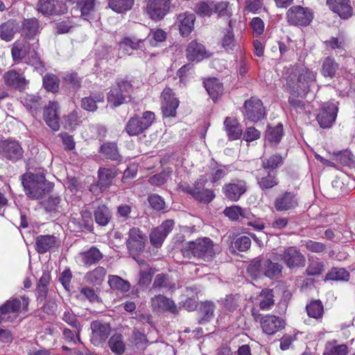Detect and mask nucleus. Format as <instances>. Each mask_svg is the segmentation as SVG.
Segmentation results:
<instances>
[{"label": "nucleus", "mask_w": 355, "mask_h": 355, "mask_svg": "<svg viewBox=\"0 0 355 355\" xmlns=\"http://www.w3.org/2000/svg\"><path fill=\"white\" fill-rule=\"evenodd\" d=\"M286 88L293 96L307 92L310 85L315 80V73L304 67L291 69L286 78Z\"/></svg>", "instance_id": "obj_1"}, {"label": "nucleus", "mask_w": 355, "mask_h": 355, "mask_svg": "<svg viewBox=\"0 0 355 355\" xmlns=\"http://www.w3.org/2000/svg\"><path fill=\"white\" fill-rule=\"evenodd\" d=\"M26 195L33 200H41L50 193L53 184L42 174L26 173L21 176Z\"/></svg>", "instance_id": "obj_2"}, {"label": "nucleus", "mask_w": 355, "mask_h": 355, "mask_svg": "<svg viewBox=\"0 0 355 355\" xmlns=\"http://www.w3.org/2000/svg\"><path fill=\"white\" fill-rule=\"evenodd\" d=\"M181 252L182 255L188 259L193 257L204 261L213 259L216 254L213 241L207 237L199 238L185 243Z\"/></svg>", "instance_id": "obj_3"}, {"label": "nucleus", "mask_w": 355, "mask_h": 355, "mask_svg": "<svg viewBox=\"0 0 355 355\" xmlns=\"http://www.w3.org/2000/svg\"><path fill=\"white\" fill-rule=\"evenodd\" d=\"M11 54L15 62H19L24 60L26 63L35 68L42 66V62L35 50L31 49V44L26 40L16 41L12 44Z\"/></svg>", "instance_id": "obj_4"}, {"label": "nucleus", "mask_w": 355, "mask_h": 355, "mask_svg": "<svg viewBox=\"0 0 355 355\" xmlns=\"http://www.w3.org/2000/svg\"><path fill=\"white\" fill-rule=\"evenodd\" d=\"M270 259H254L248 267V272L253 277L263 275L269 278L278 277L282 273V266L278 263L272 262Z\"/></svg>", "instance_id": "obj_5"}, {"label": "nucleus", "mask_w": 355, "mask_h": 355, "mask_svg": "<svg viewBox=\"0 0 355 355\" xmlns=\"http://www.w3.org/2000/svg\"><path fill=\"white\" fill-rule=\"evenodd\" d=\"M206 182L205 179H200L196 182L193 186H190L186 183L180 184L179 189L189 193L200 202L209 203L214 198L215 194L212 190L205 189Z\"/></svg>", "instance_id": "obj_6"}, {"label": "nucleus", "mask_w": 355, "mask_h": 355, "mask_svg": "<svg viewBox=\"0 0 355 355\" xmlns=\"http://www.w3.org/2000/svg\"><path fill=\"white\" fill-rule=\"evenodd\" d=\"M155 120V114L150 111L143 113L142 116H135L126 124L125 130L130 136H137L148 128Z\"/></svg>", "instance_id": "obj_7"}, {"label": "nucleus", "mask_w": 355, "mask_h": 355, "mask_svg": "<svg viewBox=\"0 0 355 355\" xmlns=\"http://www.w3.org/2000/svg\"><path fill=\"white\" fill-rule=\"evenodd\" d=\"M287 21L289 24L297 26H306L313 19V11L301 6L290 8L286 13Z\"/></svg>", "instance_id": "obj_8"}, {"label": "nucleus", "mask_w": 355, "mask_h": 355, "mask_svg": "<svg viewBox=\"0 0 355 355\" xmlns=\"http://www.w3.org/2000/svg\"><path fill=\"white\" fill-rule=\"evenodd\" d=\"M272 258L277 261L281 259L289 268L303 267L305 265V257L295 247H288L280 254L272 253Z\"/></svg>", "instance_id": "obj_9"}, {"label": "nucleus", "mask_w": 355, "mask_h": 355, "mask_svg": "<svg viewBox=\"0 0 355 355\" xmlns=\"http://www.w3.org/2000/svg\"><path fill=\"white\" fill-rule=\"evenodd\" d=\"M132 85L128 81L122 80L113 86L107 95V101L114 107L119 106L127 101Z\"/></svg>", "instance_id": "obj_10"}, {"label": "nucleus", "mask_w": 355, "mask_h": 355, "mask_svg": "<svg viewBox=\"0 0 355 355\" xmlns=\"http://www.w3.org/2000/svg\"><path fill=\"white\" fill-rule=\"evenodd\" d=\"M170 5V0H148L146 12L151 19L159 21L167 14Z\"/></svg>", "instance_id": "obj_11"}, {"label": "nucleus", "mask_w": 355, "mask_h": 355, "mask_svg": "<svg viewBox=\"0 0 355 355\" xmlns=\"http://www.w3.org/2000/svg\"><path fill=\"white\" fill-rule=\"evenodd\" d=\"M91 343L95 346L103 345L110 335L111 327L108 323L99 320L91 323Z\"/></svg>", "instance_id": "obj_12"}, {"label": "nucleus", "mask_w": 355, "mask_h": 355, "mask_svg": "<svg viewBox=\"0 0 355 355\" xmlns=\"http://www.w3.org/2000/svg\"><path fill=\"white\" fill-rule=\"evenodd\" d=\"M28 304V298L21 297V298H12L6 301L1 307L2 310L6 312V315H10V322H12L22 310L27 311Z\"/></svg>", "instance_id": "obj_13"}, {"label": "nucleus", "mask_w": 355, "mask_h": 355, "mask_svg": "<svg viewBox=\"0 0 355 355\" xmlns=\"http://www.w3.org/2000/svg\"><path fill=\"white\" fill-rule=\"evenodd\" d=\"M338 106L334 103H327L324 104L317 115V121L322 128H330L335 121Z\"/></svg>", "instance_id": "obj_14"}, {"label": "nucleus", "mask_w": 355, "mask_h": 355, "mask_svg": "<svg viewBox=\"0 0 355 355\" xmlns=\"http://www.w3.org/2000/svg\"><path fill=\"white\" fill-rule=\"evenodd\" d=\"M245 117L246 119L257 122L264 116V107L262 102L257 98L252 97L244 103Z\"/></svg>", "instance_id": "obj_15"}, {"label": "nucleus", "mask_w": 355, "mask_h": 355, "mask_svg": "<svg viewBox=\"0 0 355 355\" xmlns=\"http://www.w3.org/2000/svg\"><path fill=\"white\" fill-rule=\"evenodd\" d=\"M179 106V101L175 97L170 88H166L162 93V111L164 117L175 116Z\"/></svg>", "instance_id": "obj_16"}, {"label": "nucleus", "mask_w": 355, "mask_h": 355, "mask_svg": "<svg viewBox=\"0 0 355 355\" xmlns=\"http://www.w3.org/2000/svg\"><path fill=\"white\" fill-rule=\"evenodd\" d=\"M146 239L145 234L139 228H131L126 241L127 248L130 253L135 254L142 251L144 248Z\"/></svg>", "instance_id": "obj_17"}, {"label": "nucleus", "mask_w": 355, "mask_h": 355, "mask_svg": "<svg viewBox=\"0 0 355 355\" xmlns=\"http://www.w3.org/2000/svg\"><path fill=\"white\" fill-rule=\"evenodd\" d=\"M37 8L44 15H60L67 10L66 5L58 0H39Z\"/></svg>", "instance_id": "obj_18"}, {"label": "nucleus", "mask_w": 355, "mask_h": 355, "mask_svg": "<svg viewBox=\"0 0 355 355\" xmlns=\"http://www.w3.org/2000/svg\"><path fill=\"white\" fill-rule=\"evenodd\" d=\"M174 223L171 220H167L159 227L153 229L150 234V241L153 245L156 248L160 247L165 238L173 230Z\"/></svg>", "instance_id": "obj_19"}, {"label": "nucleus", "mask_w": 355, "mask_h": 355, "mask_svg": "<svg viewBox=\"0 0 355 355\" xmlns=\"http://www.w3.org/2000/svg\"><path fill=\"white\" fill-rule=\"evenodd\" d=\"M246 190V182L243 180H234L223 187L225 196L232 201L239 200Z\"/></svg>", "instance_id": "obj_20"}, {"label": "nucleus", "mask_w": 355, "mask_h": 355, "mask_svg": "<svg viewBox=\"0 0 355 355\" xmlns=\"http://www.w3.org/2000/svg\"><path fill=\"white\" fill-rule=\"evenodd\" d=\"M260 324L264 333L273 335L285 327L284 320L274 315H266L261 318Z\"/></svg>", "instance_id": "obj_21"}, {"label": "nucleus", "mask_w": 355, "mask_h": 355, "mask_svg": "<svg viewBox=\"0 0 355 355\" xmlns=\"http://www.w3.org/2000/svg\"><path fill=\"white\" fill-rule=\"evenodd\" d=\"M0 155L8 159L17 161L22 157L23 150L16 141H4L0 144Z\"/></svg>", "instance_id": "obj_22"}, {"label": "nucleus", "mask_w": 355, "mask_h": 355, "mask_svg": "<svg viewBox=\"0 0 355 355\" xmlns=\"http://www.w3.org/2000/svg\"><path fill=\"white\" fill-rule=\"evenodd\" d=\"M274 206L278 211L293 209L298 206V198L293 192L286 191L275 199Z\"/></svg>", "instance_id": "obj_23"}, {"label": "nucleus", "mask_w": 355, "mask_h": 355, "mask_svg": "<svg viewBox=\"0 0 355 355\" xmlns=\"http://www.w3.org/2000/svg\"><path fill=\"white\" fill-rule=\"evenodd\" d=\"M3 79L6 86L19 90H24L28 83L22 73L14 69L8 70L3 75Z\"/></svg>", "instance_id": "obj_24"}, {"label": "nucleus", "mask_w": 355, "mask_h": 355, "mask_svg": "<svg viewBox=\"0 0 355 355\" xmlns=\"http://www.w3.org/2000/svg\"><path fill=\"white\" fill-rule=\"evenodd\" d=\"M327 4L343 19H348L352 15L353 9L349 0H327Z\"/></svg>", "instance_id": "obj_25"}, {"label": "nucleus", "mask_w": 355, "mask_h": 355, "mask_svg": "<svg viewBox=\"0 0 355 355\" xmlns=\"http://www.w3.org/2000/svg\"><path fill=\"white\" fill-rule=\"evenodd\" d=\"M187 58L190 61L199 62L209 56L203 44L192 40L186 50Z\"/></svg>", "instance_id": "obj_26"}, {"label": "nucleus", "mask_w": 355, "mask_h": 355, "mask_svg": "<svg viewBox=\"0 0 355 355\" xmlns=\"http://www.w3.org/2000/svg\"><path fill=\"white\" fill-rule=\"evenodd\" d=\"M196 17L193 13L188 12L180 14L176 20L180 34L184 36H188L194 28V21Z\"/></svg>", "instance_id": "obj_27"}, {"label": "nucleus", "mask_w": 355, "mask_h": 355, "mask_svg": "<svg viewBox=\"0 0 355 355\" xmlns=\"http://www.w3.org/2000/svg\"><path fill=\"white\" fill-rule=\"evenodd\" d=\"M58 104L56 102H49L44 111V119L46 124L53 130L60 128L58 114Z\"/></svg>", "instance_id": "obj_28"}, {"label": "nucleus", "mask_w": 355, "mask_h": 355, "mask_svg": "<svg viewBox=\"0 0 355 355\" xmlns=\"http://www.w3.org/2000/svg\"><path fill=\"white\" fill-rule=\"evenodd\" d=\"M58 245V240L53 235H40L35 239V249L40 254L45 253Z\"/></svg>", "instance_id": "obj_29"}, {"label": "nucleus", "mask_w": 355, "mask_h": 355, "mask_svg": "<svg viewBox=\"0 0 355 355\" xmlns=\"http://www.w3.org/2000/svg\"><path fill=\"white\" fill-rule=\"evenodd\" d=\"M224 127L230 139L236 140L241 138L243 134V130L236 119L227 117L224 121Z\"/></svg>", "instance_id": "obj_30"}, {"label": "nucleus", "mask_w": 355, "mask_h": 355, "mask_svg": "<svg viewBox=\"0 0 355 355\" xmlns=\"http://www.w3.org/2000/svg\"><path fill=\"white\" fill-rule=\"evenodd\" d=\"M118 173L115 169L100 168L98 171V185L101 189H107L113 182Z\"/></svg>", "instance_id": "obj_31"}, {"label": "nucleus", "mask_w": 355, "mask_h": 355, "mask_svg": "<svg viewBox=\"0 0 355 355\" xmlns=\"http://www.w3.org/2000/svg\"><path fill=\"white\" fill-rule=\"evenodd\" d=\"M152 306L157 311H169L171 313L176 312V306L170 299L158 295L151 299Z\"/></svg>", "instance_id": "obj_32"}, {"label": "nucleus", "mask_w": 355, "mask_h": 355, "mask_svg": "<svg viewBox=\"0 0 355 355\" xmlns=\"http://www.w3.org/2000/svg\"><path fill=\"white\" fill-rule=\"evenodd\" d=\"M40 25L36 18L25 19L21 24L22 35L29 39H33L40 33Z\"/></svg>", "instance_id": "obj_33"}, {"label": "nucleus", "mask_w": 355, "mask_h": 355, "mask_svg": "<svg viewBox=\"0 0 355 355\" xmlns=\"http://www.w3.org/2000/svg\"><path fill=\"white\" fill-rule=\"evenodd\" d=\"M17 24L14 19H9L0 24V38L6 42H10L14 38L17 31Z\"/></svg>", "instance_id": "obj_34"}, {"label": "nucleus", "mask_w": 355, "mask_h": 355, "mask_svg": "<svg viewBox=\"0 0 355 355\" xmlns=\"http://www.w3.org/2000/svg\"><path fill=\"white\" fill-rule=\"evenodd\" d=\"M205 87L213 101H216L223 94V87L215 78H208L204 81Z\"/></svg>", "instance_id": "obj_35"}, {"label": "nucleus", "mask_w": 355, "mask_h": 355, "mask_svg": "<svg viewBox=\"0 0 355 355\" xmlns=\"http://www.w3.org/2000/svg\"><path fill=\"white\" fill-rule=\"evenodd\" d=\"M79 258L84 264L91 266L99 261L103 258V254L98 248L92 247L89 250L80 253Z\"/></svg>", "instance_id": "obj_36"}, {"label": "nucleus", "mask_w": 355, "mask_h": 355, "mask_svg": "<svg viewBox=\"0 0 355 355\" xmlns=\"http://www.w3.org/2000/svg\"><path fill=\"white\" fill-rule=\"evenodd\" d=\"M258 184L261 189H269L277 186L279 180L277 178V173L275 171H269L266 175H262L261 177H257Z\"/></svg>", "instance_id": "obj_37"}, {"label": "nucleus", "mask_w": 355, "mask_h": 355, "mask_svg": "<svg viewBox=\"0 0 355 355\" xmlns=\"http://www.w3.org/2000/svg\"><path fill=\"white\" fill-rule=\"evenodd\" d=\"M71 3H76L82 17L88 20L90 14L94 10L95 0H67Z\"/></svg>", "instance_id": "obj_38"}, {"label": "nucleus", "mask_w": 355, "mask_h": 355, "mask_svg": "<svg viewBox=\"0 0 355 355\" xmlns=\"http://www.w3.org/2000/svg\"><path fill=\"white\" fill-rule=\"evenodd\" d=\"M96 223L101 226H105L111 219V213L108 207L104 205L96 207L94 213Z\"/></svg>", "instance_id": "obj_39"}, {"label": "nucleus", "mask_w": 355, "mask_h": 355, "mask_svg": "<svg viewBox=\"0 0 355 355\" xmlns=\"http://www.w3.org/2000/svg\"><path fill=\"white\" fill-rule=\"evenodd\" d=\"M106 270L101 266L96 268L94 270L87 272L85 279L87 282L94 285H101L106 275Z\"/></svg>", "instance_id": "obj_40"}, {"label": "nucleus", "mask_w": 355, "mask_h": 355, "mask_svg": "<svg viewBox=\"0 0 355 355\" xmlns=\"http://www.w3.org/2000/svg\"><path fill=\"white\" fill-rule=\"evenodd\" d=\"M283 135V126L278 124L275 127H268L266 133V141L272 145L277 144Z\"/></svg>", "instance_id": "obj_41"}, {"label": "nucleus", "mask_w": 355, "mask_h": 355, "mask_svg": "<svg viewBox=\"0 0 355 355\" xmlns=\"http://www.w3.org/2000/svg\"><path fill=\"white\" fill-rule=\"evenodd\" d=\"M104 95L103 93L92 94L89 97H85L82 100V107L89 112H94L97 109L96 103L103 102Z\"/></svg>", "instance_id": "obj_42"}, {"label": "nucleus", "mask_w": 355, "mask_h": 355, "mask_svg": "<svg viewBox=\"0 0 355 355\" xmlns=\"http://www.w3.org/2000/svg\"><path fill=\"white\" fill-rule=\"evenodd\" d=\"M101 152L107 158L114 161L120 160L121 156L115 143L107 142L101 146Z\"/></svg>", "instance_id": "obj_43"}, {"label": "nucleus", "mask_w": 355, "mask_h": 355, "mask_svg": "<svg viewBox=\"0 0 355 355\" xmlns=\"http://www.w3.org/2000/svg\"><path fill=\"white\" fill-rule=\"evenodd\" d=\"M109 346L112 352L121 355L125 352V345L121 334L113 335L108 341Z\"/></svg>", "instance_id": "obj_44"}, {"label": "nucleus", "mask_w": 355, "mask_h": 355, "mask_svg": "<svg viewBox=\"0 0 355 355\" xmlns=\"http://www.w3.org/2000/svg\"><path fill=\"white\" fill-rule=\"evenodd\" d=\"M135 0H110L109 7L116 12L121 13L130 10Z\"/></svg>", "instance_id": "obj_45"}, {"label": "nucleus", "mask_w": 355, "mask_h": 355, "mask_svg": "<svg viewBox=\"0 0 355 355\" xmlns=\"http://www.w3.org/2000/svg\"><path fill=\"white\" fill-rule=\"evenodd\" d=\"M108 284L112 289L126 292L130 289V285L128 282L123 279L117 275H110Z\"/></svg>", "instance_id": "obj_46"}, {"label": "nucleus", "mask_w": 355, "mask_h": 355, "mask_svg": "<svg viewBox=\"0 0 355 355\" xmlns=\"http://www.w3.org/2000/svg\"><path fill=\"white\" fill-rule=\"evenodd\" d=\"M326 47L329 49L335 50L336 53H343L345 50L346 42L343 36L331 37L329 40L324 42Z\"/></svg>", "instance_id": "obj_47"}, {"label": "nucleus", "mask_w": 355, "mask_h": 355, "mask_svg": "<svg viewBox=\"0 0 355 355\" xmlns=\"http://www.w3.org/2000/svg\"><path fill=\"white\" fill-rule=\"evenodd\" d=\"M338 68V64L330 57L326 58L322 66V73L325 77L333 78Z\"/></svg>", "instance_id": "obj_48"}, {"label": "nucleus", "mask_w": 355, "mask_h": 355, "mask_svg": "<svg viewBox=\"0 0 355 355\" xmlns=\"http://www.w3.org/2000/svg\"><path fill=\"white\" fill-rule=\"evenodd\" d=\"M306 311L309 317L320 318L323 313V306L320 300H313L306 305Z\"/></svg>", "instance_id": "obj_49"}, {"label": "nucleus", "mask_w": 355, "mask_h": 355, "mask_svg": "<svg viewBox=\"0 0 355 355\" xmlns=\"http://www.w3.org/2000/svg\"><path fill=\"white\" fill-rule=\"evenodd\" d=\"M148 39L150 45L155 46L159 42L166 40V33L160 28L151 29L148 35Z\"/></svg>", "instance_id": "obj_50"}, {"label": "nucleus", "mask_w": 355, "mask_h": 355, "mask_svg": "<svg viewBox=\"0 0 355 355\" xmlns=\"http://www.w3.org/2000/svg\"><path fill=\"white\" fill-rule=\"evenodd\" d=\"M283 162L282 157L279 154H275L269 157L262 159V166L264 169L273 170L280 166Z\"/></svg>", "instance_id": "obj_51"}, {"label": "nucleus", "mask_w": 355, "mask_h": 355, "mask_svg": "<svg viewBox=\"0 0 355 355\" xmlns=\"http://www.w3.org/2000/svg\"><path fill=\"white\" fill-rule=\"evenodd\" d=\"M347 346L345 345H336L329 343L326 345L323 355H346Z\"/></svg>", "instance_id": "obj_52"}, {"label": "nucleus", "mask_w": 355, "mask_h": 355, "mask_svg": "<svg viewBox=\"0 0 355 355\" xmlns=\"http://www.w3.org/2000/svg\"><path fill=\"white\" fill-rule=\"evenodd\" d=\"M348 277L349 272L343 268H334L326 275V279L334 281H347Z\"/></svg>", "instance_id": "obj_53"}, {"label": "nucleus", "mask_w": 355, "mask_h": 355, "mask_svg": "<svg viewBox=\"0 0 355 355\" xmlns=\"http://www.w3.org/2000/svg\"><path fill=\"white\" fill-rule=\"evenodd\" d=\"M261 295L263 297L259 303L261 309L264 311L269 310L274 304L272 291L268 288L264 289L262 291Z\"/></svg>", "instance_id": "obj_54"}, {"label": "nucleus", "mask_w": 355, "mask_h": 355, "mask_svg": "<svg viewBox=\"0 0 355 355\" xmlns=\"http://www.w3.org/2000/svg\"><path fill=\"white\" fill-rule=\"evenodd\" d=\"M196 12L202 17L211 16L214 13V1H200L196 4Z\"/></svg>", "instance_id": "obj_55"}, {"label": "nucleus", "mask_w": 355, "mask_h": 355, "mask_svg": "<svg viewBox=\"0 0 355 355\" xmlns=\"http://www.w3.org/2000/svg\"><path fill=\"white\" fill-rule=\"evenodd\" d=\"M215 310L214 305L212 302H205L200 307V313L202 315L200 320V323L209 321L214 316V312Z\"/></svg>", "instance_id": "obj_56"}, {"label": "nucleus", "mask_w": 355, "mask_h": 355, "mask_svg": "<svg viewBox=\"0 0 355 355\" xmlns=\"http://www.w3.org/2000/svg\"><path fill=\"white\" fill-rule=\"evenodd\" d=\"M214 12L219 17H230L232 15V10L227 1L214 2Z\"/></svg>", "instance_id": "obj_57"}, {"label": "nucleus", "mask_w": 355, "mask_h": 355, "mask_svg": "<svg viewBox=\"0 0 355 355\" xmlns=\"http://www.w3.org/2000/svg\"><path fill=\"white\" fill-rule=\"evenodd\" d=\"M132 343L139 349H145L148 343L146 336L138 330H135L132 334Z\"/></svg>", "instance_id": "obj_58"}, {"label": "nucleus", "mask_w": 355, "mask_h": 355, "mask_svg": "<svg viewBox=\"0 0 355 355\" xmlns=\"http://www.w3.org/2000/svg\"><path fill=\"white\" fill-rule=\"evenodd\" d=\"M61 318L64 322L75 328L78 332L79 331L80 323L77 320L76 315L71 309H66V310L63 312Z\"/></svg>", "instance_id": "obj_59"}, {"label": "nucleus", "mask_w": 355, "mask_h": 355, "mask_svg": "<svg viewBox=\"0 0 355 355\" xmlns=\"http://www.w3.org/2000/svg\"><path fill=\"white\" fill-rule=\"evenodd\" d=\"M333 160L346 166H350L353 163L352 155L349 150L334 153Z\"/></svg>", "instance_id": "obj_60"}, {"label": "nucleus", "mask_w": 355, "mask_h": 355, "mask_svg": "<svg viewBox=\"0 0 355 355\" xmlns=\"http://www.w3.org/2000/svg\"><path fill=\"white\" fill-rule=\"evenodd\" d=\"M140 277L139 284L142 286H147L151 282L153 271L149 266H145L144 268H140Z\"/></svg>", "instance_id": "obj_61"}, {"label": "nucleus", "mask_w": 355, "mask_h": 355, "mask_svg": "<svg viewBox=\"0 0 355 355\" xmlns=\"http://www.w3.org/2000/svg\"><path fill=\"white\" fill-rule=\"evenodd\" d=\"M144 40H138L136 38L126 37L119 44L122 48L130 47L133 50L141 49L144 47Z\"/></svg>", "instance_id": "obj_62"}, {"label": "nucleus", "mask_w": 355, "mask_h": 355, "mask_svg": "<svg viewBox=\"0 0 355 355\" xmlns=\"http://www.w3.org/2000/svg\"><path fill=\"white\" fill-rule=\"evenodd\" d=\"M45 89L51 92H56L58 89V78L53 75H46L43 78Z\"/></svg>", "instance_id": "obj_63"}, {"label": "nucleus", "mask_w": 355, "mask_h": 355, "mask_svg": "<svg viewBox=\"0 0 355 355\" xmlns=\"http://www.w3.org/2000/svg\"><path fill=\"white\" fill-rule=\"evenodd\" d=\"M251 240L248 236H242L237 238L234 241V248L241 252H245L250 249Z\"/></svg>", "instance_id": "obj_64"}]
</instances>
